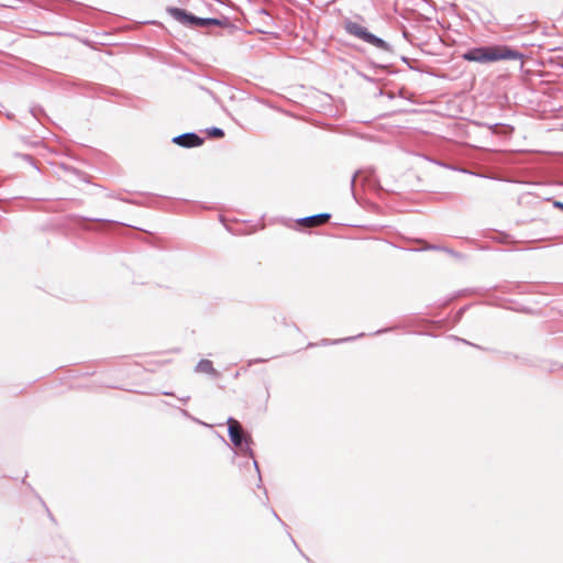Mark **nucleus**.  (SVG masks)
<instances>
[{"instance_id": "nucleus-1", "label": "nucleus", "mask_w": 563, "mask_h": 563, "mask_svg": "<svg viewBox=\"0 0 563 563\" xmlns=\"http://www.w3.org/2000/svg\"><path fill=\"white\" fill-rule=\"evenodd\" d=\"M521 55L507 46L475 47L463 54L468 62L492 63L504 59H519Z\"/></svg>"}, {"instance_id": "nucleus-2", "label": "nucleus", "mask_w": 563, "mask_h": 563, "mask_svg": "<svg viewBox=\"0 0 563 563\" xmlns=\"http://www.w3.org/2000/svg\"><path fill=\"white\" fill-rule=\"evenodd\" d=\"M346 30L350 34L363 40L364 42L372 44L378 48H386L387 44L382 38L369 33L365 27L357 23L350 22L346 24Z\"/></svg>"}, {"instance_id": "nucleus-3", "label": "nucleus", "mask_w": 563, "mask_h": 563, "mask_svg": "<svg viewBox=\"0 0 563 563\" xmlns=\"http://www.w3.org/2000/svg\"><path fill=\"white\" fill-rule=\"evenodd\" d=\"M169 14L177 21L190 25V26H206L209 24H218V20L216 19H201L196 18L191 14L186 13L184 10L178 8L168 9Z\"/></svg>"}, {"instance_id": "nucleus-4", "label": "nucleus", "mask_w": 563, "mask_h": 563, "mask_svg": "<svg viewBox=\"0 0 563 563\" xmlns=\"http://www.w3.org/2000/svg\"><path fill=\"white\" fill-rule=\"evenodd\" d=\"M228 430L231 442L238 446L242 448L243 444V430L239 421L233 418L228 419Z\"/></svg>"}, {"instance_id": "nucleus-5", "label": "nucleus", "mask_w": 563, "mask_h": 563, "mask_svg": "<svg viewBox=\"0 0 563 563\" xmlns=\"http://www.w3.org/2000/svg\"><path fill=\"white\" fill-rule=\"evenodd\" d=\"M173 142L184 147H195L202 144V140L195 133H185L175 136Z\"/></svg>"}, {"instance_id": "nucleus-6", "label": "nucleus", "mask_w": 563, "mask_h": 563, "mask_svg": "<svg viewBox=\"0 0 563 563\" xmlns=\"http://www.w3.org/2000/svg\"><path fill=\"white\" fill-rule=\"evenodd\" d=\"M330 218L329 213H320L311 217H306L301 219V222L308 227H316L321 223H324Z\"/></svg>"}, {"instance_id": "nucleus-7", "label": "nucleus", "mask_w": 563, "mask_h": 563, "mask_svg": "<svg viewBox=\"0 0 563 563\" xmlns=\"http://www.w3.org/2000/svg\"><path fill=\"white\" fill-rule=\"evenodd\" d=\"M196 371L200 372V373H209V374L214 373L212 363L208 360L200 361L196 366Z\"/></svg>"}, {"instance_id": "nucleus-8", "label": "nucleus", "mask_w": 563, "mask_h": 563, "mask_svg": "<svg viewBox=\"0 0 563 563\" xmlns=\"http://www.w3.org/2000/svg\"><path fill=\"white\" fill-rule=\"evenodd\" d=\"M209 135H212V136H216V137H221L223 136V131L219 128H212L210 131H209Z\"/></svg>"}, {"instance_id": "nucleus-9", "label": "nucleus", "mask_w": 563, "mask_h": 563, "mask_svg": "<svg viewBox=\"0 0 563 563\" xmlns=\"http://www.w3.org/2000/svg\"><path fill=\"white\" fill-rule=\"evenodd\" d=\"M555 206L563 209V203L562 202H555Z\"/></svg>"}]
</instances>
